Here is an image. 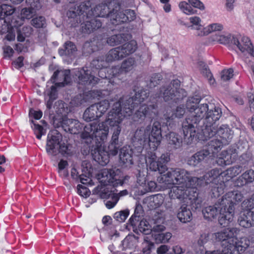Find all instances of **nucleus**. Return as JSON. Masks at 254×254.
I'll use <instances>...</instances> for the list:
<instances>
[{
  "instance_id": "obj_1",
  "label": "nucleus",
  "mask_w": 254,
  "mask_h": 254,
  "mask_svg": "<svg viewBox=\"0 0 254 254\" xmlns=\"http://www.w3.org/2000/svg\"><path fill=\"white\" fill-rule=\"evenodd\" d=\"M243 195L238 190L229 191L214 206H209L202 210L206 219L215 218L220 214L219 223L223 227L228 226L233 221L235 205L240 202Z\"/></svg>"
},
{
  "instance_id": "obj_2",
  "label": "nucleus",
  "mask_w": 254,
  "mask_h": 254,
  "mask_svg": "<svg viewBox=\"0 0 254 254\" xmlns=\"http://www.w3.org/2000/svg\"><path fill=\"white\" fill-rule=\"evenodd\" d=\"M109 132V127L104 121L98 124L94 123L86 125L81 134L83 138L95 139L96 145L92 150V154L94 160L102 166L108 163V154L103 145L108 139Z\"/></svg>"
},
{
  "instance_id": "obj_3",
  "label": "nucleus",
  "mask_w": 254,
  "mask_h": 254,
  "mask_svg": "<svg viewBox=\"0 0 254 254\" xmlns=\"http://www.w3.org/2000/svg\"><path fill=\"white\" fill-rule=\"evenodd\" d=\"M239 232L238 228L232 227L213 234L214 239L222 241L223 250L208 252L206 254H240L245 252L250 246V240L246 237H236Z\"/></svg>"
},
{
  "instance_id": "obj_4",
  "label": "nucleus",
  "mask_w": 254,
  "mask_h": 254,
  "mask_svg": "<svg viewBox=\"0 0 254 254\" xmlns=\"http://www.w3.org/2000/svg\"><path fill=\"white\" fill-rule=\"evenodd\" d=\"M157 181L164 189L172 185L192 188L203 184L200 178L195 177L190 172L181 168H171L166 174L158 177Z\"/></svg>"
},
{
  "instance_id": "obj_5",
  "label": "nucleus",
  "mask_w": 254,
  "mask_h": 254,
  "mask_svg": "<svg viewBox=\"0 0 254 254\" xmlns=\"http://www.w3.org/2000/svg\"><path fill=\"white\" fill-rule=\"evenodd\" d=\"M222 114L221 109L212 103L201 104L196 110L197 125L202 119H204L205 127L202 129L204 140L212 137L215 134V123L219 120Z\"/></svg>"
},
{
  "instance_id": "obj_6",
  "label": "nucleus",
  "mask_w": 254,
  "mask_h": 254,
  "mask_svg": "<svg viewBox=\"0 0 254 254\" xmlns=\"http://www.w3.org/2000/svg\"><path fill=\"white\" fill-rule=\"evenodd\" d=\"M132 100V99L125 100V98H122L114 104L105 120L111 127L112 133H117L118 131V133H121V123L126 117L130 116L132 114L133 106L130 105Z\"/></svg>"
},
{
  "instance_id": "obj_7",
  "label": "nucleus",
  "mask_w": 254,
  "mask_h": 254,
  "mask_svg": "<svg viewBox=\"0 0 254 254\" xmlns=\"http://www.w3.org/2000/svg\"><path fill=\"white\" fill-rule=\"evenodd\" d=\"M133 142L135 145L141 146L148 144L153 150L159 145L161 139V125L157 121L154 122L152 126L148 125L145 127L138 128L134 132Z\"/></svg>"
},
{
  "instance_id": "obj_8",
  "label": "nucleus",
  "mask_w": 254,
  "mask_h": 254,
  "mask_svg": "<svg viewBox=\"0 0 254 254\" xmlns=\"http://www.w3.org/2000/svg\"><path fill=\"white\" fill-rule=\"evenodd\" d=\"M199 98L189 97L186 102V107L190 116L183 122L182 128L184 133V141L187 144H191L196 135L197 128V118L196 117V110L201 104H199Z\"/></svg>"
},
{
  "instance_id": "obj_9",
  "label": "nucleus",
  "mask_w": 254,
  "mask_h": 254,
  "mask_svg": "<svg viewBox=\"0 0 254 254\" xmlns=\"http://www.w3.org/2000/svg\"><path fill=\"white\" fill-rule=\"evenodd\" d=\"M187 96L185 91L180 88V81L174 80L169 84L162 86L154 98H162L169 103H177Z\"/></svg>"
},
{
  "instance_id": "obj_10",
  "label": "nucleus",
  "mask_w": 254,
  "mask_h": 254,
  "mask_svg": "<svg viewBox=\"0 0 254 254\" xmlns=\"http://www.w3.org/2000/svg\"><path fill=\"white\" fill-rule=\"evenodd\" d=\"M70 146L62 141V135L57 130L51 131L48 134L46 150L48 155L56 156L59 153L62 155L71 153Z\"/></svg>"
},
{
  "instance_id": "obj_11",
  "label": "nucleus",
  "mask_w": 254,
  "mask_h": 254,
  "mask_svg": "<svg viewBox=\"0 0 254 254\" xmlns=\"http://www.w3.org/2000/svg\"><path fill=\"white\" fill-rule=\"evenodd\" d=\"M224 29L223 24L221 23H212L203 28L202 32H200V37L206 36L210 33H215L209 37L208 42L211 44L216 43L221 44H229L231 40L232 35L227 32H223Z\"/></svg>"
},
{
  "instance_id": "obj_12",
  "label": "nucleus",
  "mask_w": 254,
  "mask_h": 254,
  "mask_svg": "<svg viewBox=\"0 0 254 254\" xmlns=\"http://www.w3.org/2000/svg\"><path fill=\"white\" fill-rule=\"evenodd\" d=\"M237 170H239V168L233 167L222 172L218 169H212L206 173L203 179L200 178L202 180V185L211 183L217 186L220 183H224L239 174Z\"/></svg>"
},
{
  "instance_id": "obj_13",
  "label": "nucleus",
  "mask_w": 254,
  "mask_h": 254,
  "mask_svg": "<svg viewBox=\"0 0 254 254\" xmlns=\"http://www.w3.org/2000/svg\"><path fill=\"white\" fill-rule=\"evenodd\" d=\"M99 179L105 185H111L114 187L122 186L128 179V176H124L119 169H104L99 175Z\"/></svg>"
},
{
  "instance_id": "obj_14",
  "label": "nucleus",
  "mask_w": 254,
  "mask_h": 254,
  "mask_svg": "<svg viewBox=\"0 0 254 254\" xmlns=\"http://www.w3.org/2000/svg\"><path fill=\"white\" fill-rule=\"evenodd\" d=\"M170 160L168 153H164L158 158L155 153H148L146 157L147 170L151 171H159L160 174L164 173L167 170L166 164Z\"/></svg>"
},
{
  "instance_id": "obj_15",
  "label": "nucleus",
  "mask_w": 254,
  "mask_h": 254,
  "mask_svg": "<svg viewBox=\"0 0 254 254\" xmlns=\"http://www.w3.org/2000/svg\"><path fill=\"white\" fill-rule=\"evenodd\" d=\"M136 48V42L135 41H131L122 46L111 49L108 53L107 60L110 61L122 60L126 56L134 52Z\"/></svg>"
},
{
  "instance_id": "obj_16",
  "label": "nucleus",
  "mask_w": 254,
  "mask_h": 254,
  "mask_svg": "<svg viewBox=\"0 0 254 254\" xmlns=\"http://www.w3.org/2000/svg\"><path fill=\"white\" fill-rule=\"evenodd\" d=\"M114 1L107 3L102 2L97 5L93 10L90 7L89 10H87V17H89L92 15L103 17L108 15L111 16V12H114L115 9H114L112 11L110 10V7L114 5Z\"/></svg>"
},
{
  "instance_id": "obj_17",
  "label": "nucleus",
  "mask_w": 254,
  "mask_h": 254,
  "mask_svg": "<svg viewBox=\"0 0 254 254\" xmlns=\"http://www.w3.org/2000/svg\"><path fill=\"white\" fill-rule=\"evenodd\" d=\"M75 75L78 77L79 84L94 85L98 81V78L91 74L90 70L84 68L76 71Z\"/></svg>"
},
{
  "instance_id": "obj_18",
  "label": "nucleus",
  "mask_w": 254,
  "mask_h": 254,
  "mask_svg": "<svg viewBox=\"0 0 254 254\" xmlns=\"http://www.w3.org/2000/svg\"><path fill=\"white\" fill-rule=\"evenodd\" d=\"M231 43L235 45L243 53H248L254 57V50L250 40L247 37H243L241 41L232 36Z\"/></svg>"
},
{
  "instance_id": "obj_19",
  "label": "nucleus",
  "mask_w": 254,
  "mask_h": 254,
  "mask_svg": "<svg viewBox=\"0 0 254 254\" xmlns=\"http://www.w3.org/2000/svg\"><path fill=\"white\" fill-rule=\"evenodd\" d=\"M238 223L241 227L245 228L254 227V211L246 207V210L240 213Z\"/></svg>"
},
{
  "instance_id": "obj_20",
  "label": "nucleus",
  "mask_w": 254,
  "mask_h": 254,
  "mask_svg": "<svg viewBox=\"0 0 254 254\" xmlns=\"http://www.w3.org/2000/svg\"><path fill=\"white\" fill-rule=\"evenodd\" d=\"M61 125L65 131L72 134L80 132L83 127V125L78 120L66 117L62 118Z\"/></svg>"
},
{
  "instance_id": "obj_21",
  "label": "nucleus",
  "mask_w": 254,
  "mask_h": 254,
  "mask_svg": "<svg viewBox=\"0 0 254 254\" xmlns=\"http://www.w3.org/2000/svg\"><path fill=\"white\" fill-rule=\"evenodd\" d=\"M91 7V2L89 1H86L82 2L79 6H75L70 7L67 12V16L68 18H76L77 16L83 15L87 17V10Z\"/></svg>"
},
{
  "instance_id": "obj_22",
  "label": "nucleus",
  "mask_w": 254,
  "mask_h": 254,
  "mask_svg": "<svg viewBox=\"0 0 254 254\" xmlns=\"http://www.w3.org/2000/svg\"><path fill=\"white\" fill-rule=\"evenodd\" d=\"M120 134L117 133H112L111 139L109 141L108 151H105L108 154V162H109V156H116L119 151V148L122 145V142L119 141Z\"/></svg>"
},
{
  "instance_id": "obj_23",
  "label": "nucleus",
  "mask_w": 254,
  "mask_h": 254,
  "mask_svg": "<svg viewBox=\"0 0 254 254\" xmlns=\"http://www.w3.org/2000/svg\"><path fill=\"white\" fill-rule=\"evenodd\" d=\"M233 132L230 128L226 125H222L217 129L215 127V137L220 138L225 144H227L230 139H232Z\"/></svg>"
},
{
  "instance_id": "obj_24",
  "label": "nucleus",
  "mask_w": 254,
  "mask_h": 254,
  "mask_svg": "<svg viewBox=\"0 0 254 254\" xmlns=\"http://www.w3.org/2000/svg\"><path fill=\"white\" fill-rule=\"evenodd\" d=\"M133 151L130 146L125 145L120 149L119 158L121 163L126 166H129L133 164Z\"/></svg>"
},
{
  "instance_id": "obj_25",
  "label": "nucleus",
  "mask_w": 254,
  "mask_h": 254,
  "mask_svg": "<svg viewBox=\"0 0 254 254\" xmlns=\"http://www.w3.org/2000/svg\"><path fill=\"white\" fill-rule=\"evenodd\" d=\"M105 41L102 39L93 38L90 41H87L83 47V52L85 55L90 54L102 48Z\"/></svg>"
},
{
  "instance_id": "obj_26",
  "label": "nucleus",
  "mask_w": 254,
  "mask_h": 254,
  "mask_svg": "<svg viewBox=\"0 0 254 254\" xmlns=\"http://www.w3.org/2000/svg\"><path fill=\"white\" fill-rule=\"evenodd\" d=\"M224 144H226L222 140L215 137V136L214 138L209 142L207 149L204 150L209 152V157H215V155Z\"/></svg>"
},
{
  "instance_id": "obj_27",
  "label": "nucleus",
  "mask_w": 254,
  "mask_h": 254,
  "mask_svg": "<svg viewBox=\"0 0 254 254\" xmlns=\"http://www.w3.org/2000/svg\"><path fill=\"white\" fill-rule=\"evenodd\" d=\"M188 187H181L180 185L175 186L172 187L169 192V196L171 198H177L179 199H183L186 198L188 196L189 192Z\"/></svg>"
},
{
  "instance_id": "obj_28",
  "label": "nucleus",
  "mask_w": 254,
  "mask_h": 254,
  "mask_svg": "<svg viewBox=\"0 0 254 254\" xmlns=\"http://www.w3.org/2000/svg\"><path fill=\"white\" fill-rule=\"evenodd\" d=\"M164 196L161 194L151 195L145 198L143 203L150 209H155L159 207L164 202Z\"/></svg>"
},
{
  "instance_id": "obj_29",
  "label": "nucleus",
  "mask_w": 254,
  "mask_h": 254,
  "mask_svg": "<svg viewBox=\"0 0 254 254\" xmlns=\"http://www.w3.org/2000/svg\"><path fill=\"white\" fill-rule=\"evenodd\" d=\"M135 61L133 58H130L124 61L122 64L121 68L114 67L111 69L113 76H116L119 72H128L132 70L135 66Z\"/></svg>"
},
{
  "instance_id": "obj_30",
  "label": "nucleus",
  "mask_w": 254,
  "mask_h": 254,
  "mask_svg": "<svg viewBox=\"0 0 254 254\" xmlns=\"http://www.w3.org/2000/svg\"><path fill=\"white\" fill-rule=\"evenodd\" d=\"M101 26L102 23L98 19H92L82 24V31L85 33H90L100 28Z\"/></svg>"
},
{
  "instance_id": "obj_31",
  "label": "nucleus",
  "mask_w": 254,
  "mask_h": 254,
  "mask_svg": "<svg viewBox=\"0 0 254 254\" xmlns=\"http://www.w3.org/2000/svg\"><path fill=\"white\" fill-rule=\"evenodd\" d=\"M208 157L209 152L203 150L195 153L190 157L188 160V163L190 165L195 166Z\"/></svg>"
},
{
  "instance_id": "obj_32",
  "label": "nucleus",
  "mask_w": 254,
  "mask_h": 254,
  "mask_svg": "<svg viewBox=\"0 0 254 254\" xmlns=\"http://www.w3.org/2000/svg\"><path fill=\"white\" fill-rule=\"evenodd\" d=\"M98 109L94 104L88 107L84 112L83 119L86 122H90L100 118L97 113Z\"/></svg>"
},
{
  "instance_id": "obj_33",
  "label": "nucleus",
  "mask_w": 254,
  "mask_h": 254,
  "mask_svg": "<svg viewBox=\"0 0 254 254\" xmlns=\"http://www.w3.org/2000/svg\"><path fill=\"white\" fill-rule=\"evenodd\" d=\"M148 96V92L146 90H141L138 91L135 94L134 96L128 98H125V100H129L132 99V102H130V105H132L133 106V109L134 108L136 105L143 102L145 99Z\"/></svg>"
},
{
  "instance_id": "obj_34",
  "label": "nucleus",
  "mask_w": 254,
  "mask_h": 254,
  "mask_svg": "<svg viewBox=\"0 0 254 254\" xmlns=\"http://www.w3.org/2000/svg\"><path fill=\"white\" fill-rule=\"evenodd\" d=\"M191 211L184 205L180 207L177 214L178 219L183 223L190 222L191 219Z\"/></svg>"
},
{
  "instance_id": "obj_35",
  "label": "nucleus",
  "mask_w": 254,
  "mask_h": 254,
  "mask_svg": "<svg viewBox=\"0 0 254 254\" xmlns=\"http://www.w3.org/2000/svg\"><path fill=\"white\" fill-rule=\"evenodd\" d=\"M216 162L220 166L228 165L232 163L231 156L229 155L227 151L224 150L219 155H215Z\"/></svg>"
},
{
  "instance_id": "obj_36",
  "label": "nucleus",
  "mask_w": 254,
  "mask_h": 254,
  "mask_svg": "<svg viewBox=\"0 0 254 254\" xmlns=\"http://www.w3.org/2000/svg\"><path fill=\"white\" fill-rule=\"evenodd\" d=\"M189 20L191 23L190 27L192 29L196 31L195 34L198 36H200L199 33L200 32H202L203 30V27L201 24V19L198 16H192L190 17Z\"/></svg>"
},
{
  "instance_id": "obj_37",
  "label": "nucleus",
  "mask_w": 254,
  "mask_h": 254,
  "mask_svg": "<svg viewBox=\"0 0 254 254\" xmlns=\"http://www.w3.org/2000/svg\"><path fill=\"white\" fill-rule=\"evenodd\" d=\"M45 100H47L46 106L47 108L50 110L52 108V103L57 98V90L55 86L52 85L50 90H47L46 92Z\"/></svg>"
},
{
  "instance_id": "obj_38",
  "label": "nucleus",
  "mask_w": 254,
  "mask_h": 254,
  "mask_svg": "<svg viewBox=\"0 0 254 254\" xmlns=\"http://www.w3.org/2000/svg\"><path fill=\"white\" fill-rule=\"evenodd\" d=\"M127 39V35L124 34H120L114 35L109 37L106 42L109 45L114 46L121 44Z\"/></svg>"
},
{
  "instance_id": "obj_39",
  "label": "nucleus",
  "mask_w": 254,
  "mask_h": 254,
  "mask_svg": "<svg viewBox=\"0 0 254 254\" xmlns=\"http://www.w3.org/2000/svg\"><path fill=\"white\" fill-rule=\"evenodd\" d=\"M167 141L169 144L175 148H178L181 146L182 140L176 133L171 132L166 136Z\"/></svg>"
},
{
  "instance_id": "obj_40",
  "label": "nucleus",
  "mask_w": 254,
  "mask_h": 254,
  "mask_svg": "<svg viewBox=\"0 0 254 254\" xmlns=\"http://www.w3.org/2000/svg\"><path fill=\"white\" fill-rule=\"evenodd\" d=\"M108 54L105 57L104 56H99L92 61L91 65L93 67H95L96 69L102 68L105 67L107 66L108 63L112 62V61H108L107 59Z\"/></svg>"
},
{
  "instance_id": "obj_41",
  "label": "nucleus",
  "mask_w": 254,
  "mask_h": 254,
  "mask_svg": "<svg viewBox=\"0 0 254 254\" xmlns=\"http://www.w3.org/2000/svg\"><path fill=\"white\" fill-rule=\"evenodd\" d=\"M154 105H141L138 110L135 113V116L139 119L144 118L149 114L152 110L155 109Z\"/></svg>"
},
{
  "instance_id": "obj_42",
  "label": "nucleus",
  "mask_w": 254,
  "mask_h": 254,
  "mask_svg": "<svg viewBox=\"0 0 254 254\" xmlns=\"http://www.w3.org/2000/svg\"><path fill=\"white\" fill-rule=\"evenodd\" d=\"M111 21L113 24L118 25L121 23L126 22V21L123 20V17H126V13L125 11H120L117 12V10H115L114 12H111Z\"/></svg>"
},
{
  "instance_id": "obj_43",
  "label": "nucleus",
  "mask_w": 254,
  "mask_h": 254,
  "mask_svg": "<svg viewBox=\"0 0 254 254\" xmlns=\"http://www.w3.org/2000/svg\"><path fill=\"white\" fill-rule=\"evenodd\" d=\"M70 71L69 70H64L59 71L57 70L55 71L53 75L52 78H56L59 75L60 76L63 78L64 80L62 82L57 83L58 85L64 86L65 84H67L70 81Z\"/></svg>"
},
{
  "instance_id": "obj_44",
  "label": "nucleus",
  "mask_w": 254,
  "mask_h": 254,
  "mask_svg": "<svg viewBox=\"0 0 254 254\" xmlns=\"http://www.w3.org/2000/svg\"><path fill=\"white\" fill-rule=\"evenodd\" d=\"M239 182H241V186H243L248 183L252 182L254 181V171L252 170H248L242 174L238 180Z\"/></svg>"
},
{
  "instance_id": "obj_45",
  "label": "nucleus",
  "mask_w": 254,
  "mask_h": 254,
  "mask_svg": "<svg viewBox=\"0 0 254 254\" xmlns=\"http://www.w3.org/2000/svg\"><path fill=\"white\" fill-rule=\"evenodd\" d=\"M76 51L75 45L71 42L68 41L64 43V49H60L59 51L61 56L70 55Z\"/></svg>"
},
{
  "instance_id": "obj_46",
  "label": "nucleus",
  "mask_w": 254,
  "mask_h": 254,
  "mask_svg": "<svg viewBox=\"0 0 254 254\" xmlns=\"http://www.w3.org/2000/svg\"><path fill=\"white\" fill-rule=\"evenodd\" d=\"M185 113V109L182 106H178L175 110H174L171 114L167 113L166 116V119L167 120H174L175 118H181L183 117Z\"/></svg>"
},
{
  "instance_id": "obj_47",
  "label": "nucleus",
  "mask_w": 254,
  "mask_h": 254,
  "mask_svg": "<svg viewBox=\"0 0 254 254\" xmlns=\"http://www.w3.org/2000/svg\"><path fill=\"white\" fill-rule=\"evenodd\" d=\"M33 32V28L30 26H24L17 31V40L23 42L26 37H29Z\"/></svg>"
},
{
  "instance_id": "obj_48",
  "label": "nucleus",
  "mask_w": 254,
  "mask_h": 254,
  "mask_svg": "<svg viewBox=\"0 0 254 254\" xmlns=\"http://www.w3.org/2000/svg\"><path fill=\"white\" fill-rule=\"evenodd\" d=\"M64 103L62 101H58L55 104L54 108L56 113L59 116L63 117L67 113L68 109L65 106Z\"/></svg>"
},
{
  "instance_id": "obj_49",
  "label": "nucleus",
  "mask_w": 254,
  "mask_h": 254,
  "mask_svg": "<svg viewBox=\"0 0 254 254\" xmlns=\"http://www.w3.org/2000/svg\"><path fill=\"white\" fill-rule=\"evenodd\" d=\"M179 6L180 9L186 14L190 15L195 14L197 11L191 7V4L189 1H181L179 3Z\"/></svg>"
},
{
  "instance_id": "obj_50",
  "label": "nucleus",
  "mask_w": 254,
  "mask_h": 254,
  "mask_svg": "<svg viewBox=\"0 0 254 254\" xmlns=\"http://www.w3.org/2000/svg\"><path fill=\"white\" fill-rule=\"evenodd\" d=\"M98 109L97 113L99 116L101 117L108 110L110 103L108 100H104L99 103L94 104Z\"/></svg>"
},
{
  "instance_id": "obj_51",
  "label": "nucleus",
  "mask_w": 254,
  "mask_h": 254,
  "mask_svg": "<svg viewBox=\"0 0 254 254\" xmlns=\"http://www.w3.org/2000/svg\"><path fill=\"white\" fill-rule=\"evenodd\" d=\"M172 236V235L170 232L161 233L159 234H155L153 239L157 243H166L169 242Z\"/></svg>"
},
{
  "instance_id": "obj_52",
  "label": "nucleus",
  "mask_w": 254,
  "mask_h": 254,
  "mask_svg": "<svg viewBox=\"0 0 254 254\" xmlns=\"http://www.w3.org/2000/svg\"><path fill=\"white\" fill-rule=\"evenodd\" d=\"M31 24L36 28H44L46 24V19L42 16H37L31 20Z\"/></svg>"
},
{
  "instance_id": "obj_53",
  "label": "nucleus",
  "mask_w": 254,
  "mask_h": 254,
  "mask_svg": "<svg viewBox=\"0 0 254 254\" xmlns=\"http://www.w3.org/2000/svg\"><path fill=\"white\" fill-rule=\"evenodd\" d=\"M139 230L145 235L151 234L152 227L150 225L148 222L145 220H141L138 226Z\"/></svg>"
},
{
  "instance_id": "obj_54",
  "label": "nucleus",
  "mask_w": 254,
  "mask_h": 254,
  "mask_svg": "<svg viewBox=\"0 0 254 254\" xmlns=\"http://www.w3.org/2000/svg\"><path fill=\"white\" fill-rule=\"evenodd\" d=\"M15 9L11 5L2 4L0 5V16H5L10 15L14 13Z\"/></svg>"
},
{
  "instance_id": "obj_55",
  "label": "nucleus",
  "mask_w": 254,
  "mask_h": 254,
  "mask_svg": "<svg viewBox=\"0 0 254 254\" xmlns=\"http://www.w3.org/2000/svg\"><path fill=\"white\" fill-rule=\"evenodd\" d=\"M234 71L232 68L223 70L220 73V79L222 82H226L231 79L233 75Z\"/></svg>"
},
{
  "instance_id": "obj_56",
  "label": "nucleus",
  "mask_w": 254,
  "mask_h": 254,
  "mask_svg": "<svg viewBox=\"0 0 254 254\" xmlns=\"http://www.w3.org/2000/svg\"><path fill=\"white\" fill-rule=\"evenodd\" d=\"M129 214L127 210L117 212L114 214V218L119 222H122L125 221Z\"/></svg>"
},
{
  "instance_id": "obj_57",
  "label": "nucleus",
  "mask_w": 254,
  "mask_h": 254,
  "mask_svg": "<svg viewBox=\"0 0 254 254\" xmlns=\"http://www.w3.org/2000/svg\"><path fill=\"white\" fill-rule=\"evenodd\" d=\"M142 252L145 254H149L153 246V243L150 242L147 237L144 238V242L142 244Z\"/></svg>"
},
{
  "instance_id": "obj_58",
  "label": "nucleus",
  "mask_w": 254,
  "mask_h": 254,
  "mask_svg": "<svg viewBox=\"0 0 254 254\" xmlns=\"http://www.w3.org/2000/svg\"><path fill=\"white\" fill-rule=\"evenodd\" d=\"M68 165V163L66 161L61 160L58 164L59 173L61 176L66 177L68 176V173L64 169Z\"/></svg>"
},
{
  "instance_id": "obj_59",
  "label": "nucleus",
  "mask_w": 254,
  "mask_h": 254,
  "mask_svg": "<svg viewBox=\"0 0 254 254\" xmlns=\"http://www.w3.org/2000/svg\"><path fill=\"white\" fill-rule=\"evenodd\" d=\"M224 183H220L218 185L213 187L212 189V195L214 197H218L223 193L224 189Z\"/></svg>"
},
{
  "instance_id": "obj_60",
  "label": "nucleus",
  "mask_w": 254,
  "mask_h": 254,
  "mask_svg": "<svg viewBox=\"0 0 254 254\" xmlns=\"http://www.w3.org/2000/svg\"><path fill=\"white\" fill-rule=\"evenodd\" d=\"M157 187L156 183L154 181H149L145 184V186L141 190L143 193L152 191L155 190Z\"/></svg>"
},
{
  "instance_id": "obj_61",
  "label": "nucleus",
  "mask_w": 254,
  "mask_h": 254,
  "mask_svg": "<svg viewBox=\"0 0 254 254\" xmlns=\"http://www.w3.org/2000/svg\"><path fill=\"white\" fill-rule=\"evenodd\" d=\"M34 13L32 8H24L21 11V17L23 19H29L32 18Z\"/></svg>"
},
{
  "instance_id": "obj_62",
  "label": "nucleus",
  "mask_w": 254,
  "mask_h": 254,
  "mask_svg": "<svg viewBox=\"0 0 254 254\" xmlns=\"http://www.w3.org/2000/svg\"><path fill=\"white\" fill-rule=\"evenodd\" d=\"M146 175L143 174V172L139 171L138 176L137 177V183L139 186L140 189H142L145 184L146 183Z\"/></svg>"
},
{
  "instance_id": "obj_63",
  "label": "nucleus",
  "mask_w": 254,
  "mask_h": 254,
  "mask_svg": "<svg viewBox=\"0 0 254 254\" xmlns=\"http://www.w3.org/2000/svg\"><path fill=\"white\" fill-rule=\"evenodd\" d=\"M32 127L34 130L35 133L36 134L37 138L40 139L42 136L45 134L46 131L43 127L39 125L34 123V127Z\"/></svg>"
},
{
  "instance_id": "obj_64",
  "label": "nucleus",
  "mask_w": 254,
  "mask_h": 254,
  "mask_svg": "<svg viewBox=\"0 0 254 254\" xmlns=\"http://www.w3.org/2000/svg\"><path fill=\"white\" fill-rule=\"evenodd\" d=\"M166 228L162 224H155L152 228L151 234L153 238H154L155 235L159 234L165 231Z\"/></svg>"
}]
</instances>
